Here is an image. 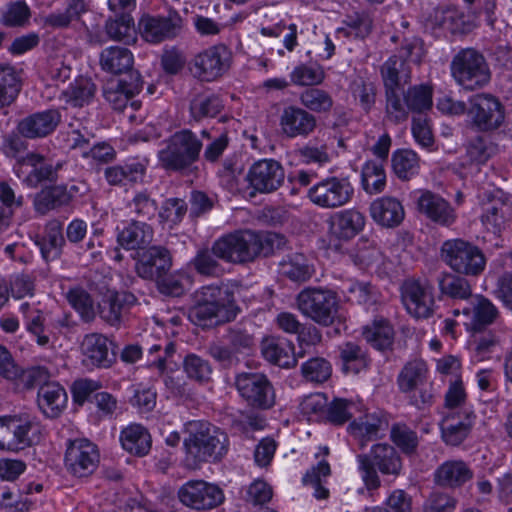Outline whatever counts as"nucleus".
Returning <instances> with one entry per match:
<instances>
[{
    "instance_id": "nucleus-1",
    "label": "nucleus",
    "mask_w": 512,
    "mask_h": 512,
    "mask_svg": "<svg viewBox=\"0 0 512 512\" xmlns=\"http://www.w3.org/2000/svg\"><path fill=\"white\" fill-rule=\"evenodd\" d=\"M239 312L232 292L217 285H207L195 292L189 319L197 326L211 328L233 321Z\"/></svg>"
},
{
    "instance_id": "nucleus-2",
    "label": "nucleus",
    "mask_w": 512,
    "mask_h": 512,
    "mask_svg": "<svg viewBox=\"0 0 512 512\" xmlns=\"http://www.w3.org/2000/svg\"><path fill=\"white\" fill-rule=\"evenodd\" d=\"M227 434L219 428L203 422H190L188 436L184 439L185 461L196 469L202 463L218 462L228 452Z\"/></svg>"
},
{
    "instance_id": "nucleus-3",
    "label": "nucleus",
    "mask_w": 512,
    "mask_h": 512,
    "mask_svg": "<svg viewBox=\"0 0 512 512\" xmlns=\"http://www.w3.org/2000/svg\"><path fill=\"white\" fill-rule=\"evenodd\" d=\"M358 469L365 488L375 491L381 486L379 474L394 478L403 469L402 457L396 448L388 443L374 444L368 453L357 455Z\"/></svg>"
},
{
    "instance_id": "nucleus-4",
    "label": "nucleus",
    "mask_w": 512,
    "mask_h": 512,
    "mask_svg": "<svg viewBox=\"0 0 512 512\" xmlns=\"http://www.w3.org/2000/svg\"><path fill=\"white\" fill-rule=\"evenodd\" d=\"M201 139L191 130L182 129L172 134L158 151L160 166L166 171L185 172L200 158Z\"/></svg>"
},
{
    "instance_id": "nucleus-5",
    "label": "nucleus",
    "mask_w": 512,
    "mask_h": 512,
    "mask_svg": "<svg viewBox=\"0 0 512 512\" xmlns=\"http://www.w3.org/2000/svg\"><path fill=\"white\" fill-rule=\"evenodd\" d=\"M455 82L466 91L486 87L491 81V70L485 56L474 48L461 49L450 63Z\"/></svg>"
},
{
    "instance_id": "nucleus-6",
    "label": "nucleus",
    "mask_w": 512,
    "mask_h": 512,
    "mask_svg": "<svg viewBox=\"0 0 512 512\" xmlns=\"http://www.w3.org/2000/svg\"><path fill=\"white\" fill-rule=\"evenodd\" d=\"M296 305L303 316L328 327L337 318L339 299L336 292L331 289L310 286L298 293Z\"/></svg>"
},
{
    "instance_id": "nucleus-7",
    "label": "nucleus",
    "mask_w": 512,
    "mask_h": 512,
    "mask_svg": "<svg viewBox=\"0 0 512 512\" xmlns=\"http://www.w3.org/2000/svg\"><path fill=\"white\" fill-rule=\"evenodd\" d=\"M440 255L442 261L457 274L478 276L486 266L483 251L477 245L461 238L444 241Z\"/></svg>"
},
{
    "instance_id": "nucleus-8",
    "label": "nucleus",
    "mask_w": 512,
    "mask_h": 512,
    "mask_svg": "<svg viewBox=\"0 0 512 512\" xmlns=\"http://www.w3.org/2000/svg\"><path fill=\"white\" fill-rule=\"evenodd\" d=\"M234 385L241 398L252 408L268 410L275 405V389L263 373H239L235 376Z\"/></svg>"
},
{
    "instance_id": "nucleus-9",
    "label": "nucleus",
    "mask_w": 512,
    "mask_h": 512,
    "mask_svg": "<svg viewBox=\"0 0 512 512\" xmlns=\"http://www.w3.org/2000/svg\"><path fill=\"white\" fill-rule=\"evenodd\" d=\"M468 116L471 124L481 132L498 129L504 122L505 109L500 100L490 93H479L469 98Z\"/></svg>"
},
{
    "instance_id": "nucleus-10",
    "label": "nucleus",
    "mask_w": 512,
    "mask_h": 512,
    "mask_svg": "<svg viewBox=\"0 0 512 512\" xmlns=\"http://www.w3.org/2000/svg\"><path fill=\"white\" fill-rule=\"evenodd\" d=\"M353 196L354 187L348 177H327L308 191L311 202L326 209L343 207L352 200Z\"/></svg>"
},
{
    "instance_id": "nucleus-11",
    "label": "nucleus",
    "mask_w": 512,
    "mask_h": 512,
    "mask_svg": "<svg viewBox=\"0 0 512 512\" xmlns=\"http://www.w3.org/2000/svg\"><path fill=\"white\" fill-rule=\"evenodd\" d=\"M184 20L176 10H169L167 15H143L138 23L141 37L148 43L159 44L173 40L181 35Z\"/></svg>"
},
{
    "instance_id": "nucleus-12",
    "label": "nucleus",
    "mask_w": 512,
    "mask_h": 512,
    "mask_svg": "<svg viewBox=\"0 0 512 512\" xmlns=\"http://www.w3.org/2000/svg\"><path fill=\"white\" fill-rule=\"evenodd\" d=\"M215 242L216 251L226 263L244 265L255 261L253 230L244 229L227 233Z\"/></svg>"
},
{
    "instance_id": "nucleus-13",
    "label": "nucleus",
    "mask_w": 512,
    "mask_h": 512,
    "mask_svg": "<svg viewBox=\"0 0 512 512\" xmlns=\"http://www.w3.org/2000/svg\"><path fill=\"white\" fill-rule=\"evenodd\" d=\"M365 225V215L356 208L344 209L333 214L328 220L330 246L336 251H341L343 245L360 234Z\"/></svg>"
},
{
    "instance_id": "nucleus-14",
    "label": "nucleus",
    "mask_w": 512,
    "mask_h": 512,
    "mask_svg": "<svg viewBox=\"0 0 512 512\" xmlns=\"http://www.w3.org/2000/svg\"><path fill=\"white\" fill-rule=\"evenodd\" d=\"M179 501L194 510H210L224 501L222 489L204 480H190L183 484L177 493Z\"/></svg>"
},
{
    "instance_id": "nucleus-15",
    "label": "nucleus",
    "mask_w": 512,
    "mask_h": 512,
    "mask_svg": "<svg viewBox=\"0 0 512 512\" xmlns=\"http://www.w3.org/2000/svg\"><path fill=\"white\" fill-rule=\"evenodd\" d=\"M401 300L407 312L415 318H429L434 314L433 287L416 279L405 280L400 288Z\"/></svg>"
},
{
    "instance_id": "nucleus-16",
    "label": "nucleus",
    "mask_w": 512,
    "mask_h": 512,
    "mask_svg": "<svg viewBox=\"0 0 512 512\" xmlns=\"http://www.w3.org/2000/svg\"><path fill=\"white\" fill-rule=\"evenodd\" d=\"M246 180L255 193L269 194L277 191L285 181V169L275 159H261L254 162L248 170Z\"/></svg>"
},
{
    "instance_id": "nucleus-17",
    "label": "nucleus",
    "mask_w": 512,
    "mask_h": 512,
    "mask_svg": "<svg viewBox=\"0 0 512 512\" xmlns=\"http://www.w3.org/2000/svg\"><path fill=\"white\" fill-rule=\"evenodd\" d=\"M143 88V81L139 72H131L129 80L126 78L111 80L103 89L105 99L112 108L119 112L126 110L136 111L140 108L141 102L132 100Z\"/></svg>"
},
{
    "instance_id": "nucleus-18",
    "label": "nucleus",
    "mask_w": 512,
    "mask_h": 512,
    "mask_svg": "<svg viewBox=\"0 0 512 512\" xmlns=\"http://www.w3.org/2000/svg\"><path fill=\"white\" fill-rule=\"evenodd\" d=\"M480 221L487 232L499 236L512 221V205L500 191L489 193L481 202Z\"/></svg>"
},
{
    "instance_id": "nucleus-19",
    "label": "nucleus",
    "mask_w": 512,
    "mask_h": 512,
    "mask_svg": "<svg viewBox=\"0 0 512 512\" xmlns=\"http://www.w3.org/2000/svg\"><path fill=\"white\" fill-rule=\"evenodd\" d=\"M99 463V452L95 444L87 439L70 441L65 453L67 469L77 477H86L94 472Z\"/></svg>"
},
{
    "instance_id": "nucleus-20",
    "label": "nucleus",
    "mask_w": 512,
    "mask_h": 512,
    "mask_svg": "<svg viewBox=\"0 0 512 512\" xmlns=\"http://www.w3.org/2000/svg\"><path fill=\"white\" fill-rule=\"evenodd\" d=\"M230 52L223 44L211 46L195 55L191 69L198 78L211 81L229 68Z\"/></svg>"
},
{
    "instance_id": "nucleus-21",
    "label": "nucleus",
    "mask_w": 512,
    "mask_h": 512,
    "mask_svg": "<svg viewBox=\"0 0 512 512\" xmlns=\"http://www.w3.org/2000/svg\"><path fill=\"white\" fill-rule=\"evenodd\" d=\"M279 127L281 134L286 138H307L317 128V119L304 108L288 105L279 116Z\"/></svg>"
},
{
    "instance_id": "nucleus-22",
    "label": "nucleus",
    "mask_w": 512,
    "mask_h": 512,
    "mask_svg": "<svg viewBox=\"0 0 512 512\" xmlns=\"http://www.w3.org/2000/svg\"><path fill=\"white\" fill-rule=\"evenodd\" d=\"M172 267V257L168 249L163 246H151L138 252L135 270L139 277L155 281L167 274Z\"/></svg>"
},
{
    "instance_id": "nucleus-23",
    "label": "nucleus",
    "mask_w": 512,
    "mask_h": 512,
    "mask_svg": "<svg viewBox=\"0 0 512 512\" xmlns=\"http://www.w3.org/2000/svg\"><path fill=\"white\" fill-rule=\"evenodd\" d=\"M61 122L57 109H47L32 113L18 121L16 130L29 140H37L51 135Z\"/></svg>"
},
{
    "instance_id": "nucleus-24",
    "label": "nucleus",
    "mask_w": 512,
    "mask_h": 512,
    "mask_svg": "<svg viewBox=\"0 0 512 512\" xmlns=\"http://www.w3.org/2000/svg\"><path fill=\"white\" fill-rule=\"evenodd\" d=\"M136 302L137 298L131 292L108 290L98 304L99 316L107 324L118 326Z\"/></svg>"
},
{
    "instance_id": "nucleus-25",
    "label": "nucleus",
    "mask_w": 512,
    "mask_h": 512,
    "mask_svg": "<svg viewBox=\"0 0 512 512\" xmlns=\"http://www.w3.org/2000/svg\"><path fill=\"white\" fill-rule=\"evenodd\" d=\"M476 415L471 409L460 413H448L442 420V439L447 445L458 446L470 434L475 423Z\"/></svg>"
},
{
    "instance_id": "nucleus-26",
    "label": "nucleus",
    "mask_w": 512,
    "mask_h": 512,
    "mask_svg": "<svg viewBox=\"0 0 512 512\" xmlns=\"http://www.w3.org/2000/svg\"><path fill=\"white\" fill-rule=\"evenodd\" d=\"M418 210L431 221L450 226L456 220V213L448 201L431 191H423L417 199Z\"/></svg>"
},
{
    "instance_id": "nucleus-27",
    "label": "nucleus",
    "mask_w": 512,
    "mask_h": 512,
    "mask_svg": "<svg viewBox=\"0 0 512 512\" xmlns=\"http://www.w3.org/2000/svg\"><path fill=\"white\" fill-rule=\"evenodd\" d=\"M112 345L103 334L90 333L81 342V352L92 365L108 368L116 359Z\"/></svg>"
},
{
    "instance_id": "nucleus-28",
    "label": "nucleus",
    "mask_w": 512,
    "mask_h": 512,
    "mask_svg": "<svg viewBox=\"0 0 512 512\" xmlns=\"http://www.w3.org/2000/svg\"><path fill=\"white\" fill-rule=\"evenodd\" d=\"M22 166L31 167L25 177V182L30 187H37L44 181L56 182L59 178L58 172L62 169L64 163L57 162L55 165L45 162V157L36 152H28L21 159Z\"/></svg>"
},
{
    "instance_id": "nucleus-29",
    "label": "nucleus",
    "mask_w": 512,
    "mask_h": 512,
    "mask_svg": "<svg viewBox=\"0 0 512 512\" xmlns=\"http://www.w3.org/2000/svg\"><path fill=\"white\" fill-rule=\"evenodd\" d=\"M372 219L383 227L393 228L404 219V208L394 197L384 196L374 200L369 207Z\"/></svg>"
},
{
    "instance_id": "nucleus-30",
    "label": "nucleus",
    "mask_w": 512,
    "mask_h": 512,
    "mask_svg": "<svg viewBox=\"0 0 512 512\" xmlns=\"http://www.w3.org/2000/svg\"><path fill=\"white\" fill-rule=\"evenodd\" d=\"M100 66L102 70L111 74H125L129 80L131 72H137L133 69L134 56L126 47L110 46L100 53Z\"/></svg>"
},
{
    "instance_id": "nucleus-31",
    "label": "nucleus",
    "mask_w": 512,
    "mask_h": 512,
    "mask_svg": "<svg viewBox=\"0 0 512 512\" xmlns=\"http://www.w3.org/2000/svg\"><path fill=\"white\" fill-rule=\"evenodd\" d=\"M263 357L282 368H292L296 365V353L293 344L282 338L270 337L261 343Z\"/></svg>"
},
{
    "instance_id": "nucleus-32",
    "label": "nucleus",
    "mask_w": 512,
    "mask_h": 512,
    "mask_svg": "<svg viewBox=\"0 0 512 512\" xmlns=\"http://www.w3.org/2000/svg\"><path fill=\"white\" fill-rule=\"evenodd\" d=\"M67 394L56 382L42 385L37 394V404L41 412L48 418L58 417L66 406Z\"/></svg>"
},
{
    "instance_id": "nucleus-33",
    "label": "nucleus",
    "mask_w": 512,
    "mask_h": 512,
    "mask_svg": "<svg viewBox=\"0 0 512 512\" xmlns=\"http://www.w3.org/2000/svg\"><path fill=\"white\" fill-rule=\"evenodd\" d=\"M153 240V229L150 225L141 221H131L119 230L118 243L127 250H146Z\"/></svg>"
},
{
    "instance_id": "nucleus-34",
    "label": "nucleus",
    "mask_w": 512,
    "mask_h": 512,
    "mask_svg": "<svg viewBox=\"0 0 512 512\" xmlns=\"http://www.w3.org/2000/svg\"><path fill=\"white\" fill-rule=\"evenodd\" d=\"M69 205L66 185H51L42 188L34 195L33 207L39 215H47L50 211Z\"/></svg>"
},
{
    "instance_id": "nucleus-35",
    "label": "nucleus",
    "mask_w": 512,
    "mask_h": 512,
    "mask_svg": "<svg viewBox=\"0 0 512 512\" xmlns=\"http://www.w3.org/2000/svg\"><path fill=\"white\" fill-rule=\"evenodd\" d=\"M120 442L125 451L138 457L147 455L152 446L150 433L140 424L124 428L120 433Z\"/></svg>"
},
{
    "instance_id": "nucleus-36",
    "label": "nucleus",
    "mask_w": 512,
    "mask_h": 512,
    "mask_svg": "<svg viewBox=\"0 0 512 512\" xmlns=\"http://www.w3.org/2000/svg\"><path fill=\"white\" fill-rule=\"evenodd\" d=\"M435 482L443 487H459L472 477V471L461 460H450L441 464L434 474Z\"/></svg>"
},
{
    "instance_id": "nucleus-37",
    "label": "nucleus",
    "mask_w": 512,
    "mask_h": 512,
    "mask_svg": "<svg viewBox=\"0 0 512 512\" xmlns=\"http://www.w3.org/2000/svg\"><path fill=\"white\" fill-rule=\"evenodd\" d=\"M217 244L214 241L211 247L199 249L194 258L190 261V266L198 274L205 277H220L225 273L221 264V255L216 251Z\"/></svg>"
},
{
    "instance_id": "nucleus-38",
    "label": "nucleus",
    "mask_w": 512,
    "mask_h": 512,
    "mask_svg": "<svg viewBox=\"0 0 512 512\" xmlns=\"http://www.w3.org/2000/svg\"><path fill=\"white\" fill-rule=\"evenodd\" d=\"M278 272L281 276L300 283L308 281L312 277L314 269L304 254L292 253L283 257L279 262Z\"/></svg>"
},
{
    "instance_id": "nucleus-39",
    "label": "nucleus",
    "mask_w": 512,
    "mask_h": 512,
    "mask_svg": "<svg viewBox=\"0 0 512 512\" xmlns=\"http://www.w3.org/2000/svg\"><path fill=\"white\" fill-rule=\"evenodd\" d=\"M394 335L393 326L384 318L374 319L371 324L364 326L362 330V336L366 342L380 351L392 348Z\"/></svg>"
},
{
    "instance_id": "nucleus-40",
    "label": "nucleus",
    "mask_w": 512,
    "mask_h": 512,
    "mask_svg": "<svg viewBox=\"0 0 512 512\" xmlns=\"http://www.w3.org/2000/svg\"><path fill=\"white\" fill-rule=\"evenodd\" d=\"M385 89H398L410 81L411 71L406 60L398 56L389 57L380 68Z\"/></svg>"
},
{
    "instance_id": "nucleus-41",
    "label": "nucleus",
    "mask_w": 512,
    "mask_h": 512,
    "mask_svg": "<svg viewBox=\"0 0 512 512\" xmlns=\"http://www.w3.org/2000/svg\"><path fill=\"white\" fill-rule=\"evenodd\" d=\"M37 244L45 261L58 259L65 245L61 222L58 220L49 221L45 226L44 236Z\"/></svg>"
},
{
    "instance_id": "nucleus-42",
    "label": "nucleus",
    "mask_w": 512,
    "mask_h": 512,
    "mask_svg": "<svg viewBox=\"0 0 512 512\" xmlns=\"http://www.w3.org/2000/svg\"><path fill=\"white\" fill-rule=\"evenodd\" d=\"M451 272H441L437 276L439 292L442 296L453 300H467L472 297V288L469 281Z\"/></svg>"
},
{
    "instance_id": "nucleus-43",
    "label": "nucleus",
    "mask_w": 512,
    "mask_h": 512,
    "mask_svg": "<svg viewBox=\"0 0 512 512\" xmlns=\"http://www.w3.org/2000/svg\"><path fill=\"white\" fill-rule=\"evenodd\" d=\"M427 365L423 360H412L407 362L397 377V384L402 393L424 385L427 375Z\"/></svg>"
},
{
    "instance_id": "nucleus-44",
    "label": "nucleus",
    "mask_w": 512,
    "mask_h": 512,
    "mask_svg": "<svg viewBox=\"0 0 512 512\" xmlns=\"http://www.w3.org/2000/svg\"><path fill=\"white\" fill-rule=\"evenodd\" d=\"M342 369L345 373L358 374L370 363L366 351L355 342H345L339 346Z\"/></svg>"
},
{
    "instance_id": "nucleus-45",
    "label": "nucleus",
    "mask_w": 512,
    "mask_h": 512,
    "mask_svg": "<svg viewBox=\"0 0 512 512\" xmlns=\"http://www.w3.org/2000/svg\"><path fill=\"white\" fill-rule=\"evenodd\" d=\"M224 108L223 101L216 94H198L189 106L190 116L200 122L206 118L216 117Z\"/></svg>"
},
{
    "instance_id": "nucleus-46",
    "label": "nucleus",
    "mask_w": 512,
    "mask_h": 512,
    "mask_svg": "<svg viewBox=\"0 0 512 512\" xmlns=\"http://www.w3.org/2000/svg\"><path fill=\"white\" fill-rule=\"evenodd\" d=\"M254 252L255 260L263 257L267 258L275 253L284 250L288 241L282 234L271 231H254Z\"/></svg>"
},
{
    "instance_id": "nucleus-47",
    "label": "nucleus",
    "mask_w": 512,
    "mask_h": 512,
    "mask_svg": "<svg viewBox=\"0 0 512 512\" xmlns=\"http://www.w3.org/2000/svg\"><path fill=\"white\" fill-rule=\"evenodd\" d=\"M107 37L116 42L131 44L136 41V31L132 16L109 17L105 22Z\"/></svg>"
},
{
    "instance_id": "nucleus-48",
    "label": "nucleus",
    "mask_w": 512,
    "mask_h": 512,
    "mask_svg": "<svg viewBox=\"0 0 512 512\" xmlns=\"http://www.w3.org/2000/svg\"><path fill=\"white\" fill-rule=\"evenodd\" d=\"M361 184L363 190L370 194L381 193L386 186V173L382 162L367 161L361 171Z\"/></svg>"
},
{
    "instance_id": "nucleus-49",
    "label": "nucleus",
    "mask_w": 512,
    "mask_h": 512,
    "mask_svg": "<svg viewBox=\"0 0 512 512\" xmlns=\"http://www.w3.org/2000/svg\"><path fill=\"white\" fill-rule=\"evenodd\" d=\"M473 313L472 329L474 331H481L486 326L492 324L498 316L497 308L483 296H477L472 303V309L464 308L463 313L469 315Z\"/></svg>"
},
{
    "instance_id": "nucleus-50",
    "label": "nucleus",
    "mask_w": 512,
    "mask_h": 512,
    "mask_svg": "<svg viewBox=\"0 0 512 512\" xmlns=\"http://www.w3.org/2000/svg\"><path fill=\"white\" fill-rule=\"evenodd\" d=\"M392 169L395 175L403 181L410 180L419 171V158L410 149H398L391 157Z\"/></svg>"
},
{
    "instance_id": "nucleus-51",
    "label": "nucleus",
    "mask_w": 512,
    "mask_h": 512,
    "mask_svg": "<svg viewBox=\"0 0 512 512\" xmlns=\"http://www.w3.org/2000/svg\"><path fill=\"white\" fill-rule=\"evenodd\" d=\"M16 418L20 451L38 444L42 438V426L39 421L28 414H18Z\"/></svg>"
},
{
    "instance_id": "nucleus-52",
    "label": "nucleus",
    "mask_w": 512,
    "mask_h": 512,
    "mask_svg": "<svg viewBox=\"0 0 512 512\" xmlns=\"http://www.w3.org/2000/svg\"><path fill=\"white\" fill-rule=\"evenodd\" d=\"M66 299L84 322L89 323L95 319L94 301L84 288H70L66 293Z\"/></svg>"
},
{
    "instance_id": "nucleus-53",
    "label": "nucleus",
    "mask_w": 512,
    "mask_h": 512,
    "mask_svg": "<svg viewBox=\"0 0 512 512\" xmlns=\"http://www.w3.org/2000/svg\"><path fill=\"white\" fill-rule=\"evenodd\" d=\"M300 103L309 112L327 113L333 107V98L325 90L319 88H308L299 96Z\"/></svg>"
},
{
    "instance_id": "nucleus-54",
    "label": "nucleus",
    "mask_w": 512,
    "mask_h": 512,
    "mask_svg": "<svg viewBox=\"0 0 512 512\" xmlns=\"http://www.w3.org/2000/svg\"><path fill=\"white\" fill-rule=\"evenodd\" d=\"M496 147L485 136H475L466 144V158L469 164H484L495 153Z\"/></svg>"
},
{
    "instance_id": "nucleus-55",
    "label": "nucleus",
    "mask_w": 512,
    "mask_h": 512,
    "mask_svg": "<svg viewBox=\"0 0 512 512\" xmlns=\"http://www.w3.org/2000/svg\"><path fill=\"white\" fill-rule=\"evenodd\" d=\"M432 88L428 85L410 87L404 93V101L408 110L422 113L432 107Z\"/></svg>"
},
{
    "instance_id": "nucleus-56",
    "label": "nucleus",
    "mask_w": 512,
    "mask_h": 512,
    "mask_svg": "<svg viewBox=\"0 0 512 512\" xmlns=\"http://www.w3.org/2000/svg\"><path fill=\"white\" fill-rule=\"evenodd\" d=\"M380 420L365 416L354 420L348 426V432L359 441L360 448H364L368 441L378 437Z\"/></svg>"
},
{
    "instance_id": "nucleus-57",
    "label": "nucleus",
    "mask_w": 512,
    "mask_h": 512,
    "mask_svg": "<svg viewBox=\"0 0 512 512\" xmlns=\"http://www.w3.org/2000/svg\"><path fill=\"white\" fill-rule=\"evenodd\" d=\"M343 22L345 27L339 28L338 32L346 37L364 39L371 33L373 27V20L367 13L347 15Z\"/></svg>"
},
{
    "instance_id": "nucleus-58",
    "label": "nucleus",
    "mask_w": 512,
    "mask_h": 512,
    "mask_svg": "<svg viewBox=\"0 0 512 512\" xmlns=\"http://www.w3.org/2000/svg\"><path fill=\"white\" fill-rule=\"evenodd\" d=\"M352 262L361 269H365L375 263L380 257V251L374 241L368 238H360L356 247L349 253Z\"/></svg>"
},
{
    "instance_id": "nucleus-59",
    "label": "nucleus",
    "mask_w": 512,
    "mask_h": 512,
    "mask_svg": "<svg viewBox=\"0 0 512 512\" xmlns=\"http://www.w3.org/2000/svg\"><path fill=\"white\" fill-rule=\"evenodd\" d=\"M301 373L309 382L323 383L330 378L332 368L326 359L315 357L302 364Z\"/></svg>"
},
{
    "instance_id": "nucleus-60",
    "label": "nucleus",
    "mask_w": 512,
    "mask_h": 512,
    "mask_svg": "<svg viewBox=\"0 0 512 512\" xmlns=\"http://www.w3.org/2000/svg\"><path fill=\"white\" fill-rule=\"evenodd\" d=\"M183 368L190 379L198 382H208L212 376V366L209 361L196 354H189L183 361Z\"/></svg>"
},
{
    "instance_id": "nucleus-61",
    "label": "nucleus",
    "mask_w": 512,
    "mask_h": 512,
    "mask_svg": "<svg viewBox=\"0 0 512 512\" xmlns=\"http://www.w3.org/2000/svg\"><path fill=\"white\" fill-rule=\"evenodd\" d=\"M291 82L299 86H314L323 82L325 72L318 65H299L291 72Z\"/></svg>"
},
{
    "instance_id": "nucleus-62",
    "label": "nucleus",
    "mask_w": 512,
    "mask_h": 512,
    "mask_svg": "<svg viewBox=\"0 0 512 512\" xmlns=\"http://www.w3.org/2000/svg\"><path fill=\"white\" fill-rule=\"evenodd\" d=\"M390 438L406 454H412L417 449V433L406 424L398 423L393 425L390 431Z\"/></svg>"
},
{
    "instance_id": "nucleus-63",
    "label": "nucleus",
    "mask_w": 512,
    "mask_h": 512,
    "mask_svg": "<svg viewBox=\"0 0 512 512\" xmlns=\"http://www.w3.org/2000/svg\"><path fill=\"white\" fill-rule=\"evenodd\" d=\"M21 86V77L15 68L9 65H0V93L14 102Z\"/></svg>"
},
{
    "instance_id": "nucleus-64",
    "label": "nucleus",
    "mask_w": 512,
    "mask_h": 512,
    "mask_svg": "<svg viewBox=\"0 0 512 512\" xmlns=\"http://www.w3.org/2000/svg\"><path fill=\"white\" fill-rule=\"evenodd\" d=\"M28 138L22 135L18 130L3 136L1 144L2 153L12 159H16L21 165V159L25 157L24 153L28 150Z\"/></svg>"
}]
</instances>
